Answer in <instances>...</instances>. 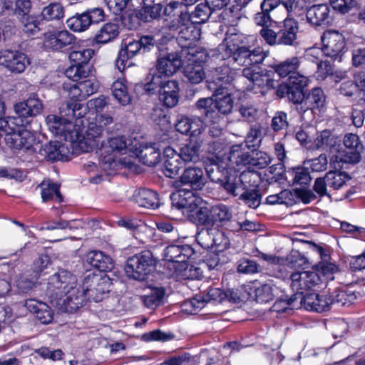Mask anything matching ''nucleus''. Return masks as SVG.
I'll use <instances>...</instances> for the list:
<instances>
[{
  "mask_svg": "<svg viewBox=\"0 0 365 365\" xmlns=\"http://www.w3.org/2000/svg\"><path fill=\"white\" fill-rule=\"evenodd\" d=\"M236 38V35L231 36L218 46L217 53L215 54L217 59H229V63L233 62V64L247 68L262 63L268 56V52L260 47L251 50L245 46L235 44L234 41Z\"/></svg>",
  "mask_w": 365,
  "mask_h": 365,
  "instance_id": "obj_1",
  "label": "nucleus"
},
{
  "mask_svg": "<svg viewBox=\"0 0 365 365\" xmlns=\"http://www.w3.org/2000/svg\"><path fill=\"white\" fill-rule=\"evenodd\" d=\"M108 8L114 14L118 15L126 9H132L141 7L135 10L136 18L143 22H151L160 17V3L155 0H104Z\"/></svg>",
  "mask_w": 365,
  "mask_h": 365,
  "instance_id": "obj_2",
  "label": "nucleus"
},
{
  "mask_svg": "<svg viewBox=\"0 0 365 365\" xmlns=\"http://www.w3.org/2000/svg\"><path fill=\"white\" fill-rule=\"evenodd\" d=\"M156 48V56L160 55V43L153 36L144 35L139 40L126 38L122 43V47L118 53L115 65L118 69L123 72L127 67L131 66L128 61L132 59L140 51L143 53L149 52Z\"/></svg>",
  "mask_w": 365,
  "mask_h": 365,
  "instance_id": "obj_3",
  "label": "nucleus"
},
{
  "mask_svg": "<svg viewBox=\"0 0 365 365\" xmlns=\"http://www.w3.org/2000/svg\"><path fill=\"white\" fill-rule=\"evenodd\" d=\"M157 258L149 250H145L128 257L125 267L128 278L137 281L149 280L156 270Z\"/></svg>",
  "mask_w": 365,
  "mask_h": 365,
  "instance_id": "obj_4",
  "label": "nucleus"
},
{
  "mask_svg": "<svg viewBox=\"0 0 365 365\" xmlns=\"http://www.w3.org/2000/svg\"><path fill=\"white\" fill-rule=\"evenodd\" d=\"M189 22L187 6L179 1H170L163 12V25L161 26V43L173 39L177 34L180 24Z\"/></svg>",
  "mask_w": 365,
  "mask_h": 365,
  "instance_id": "obj_5",
  "label": "nucleus"
},
{
  "mask_svg": "<svg viewBox=\"0 0 365 365\" xmlns=\"http://www.w3.org/2000/svg\"><path fill=\"white\" fill-rule=\"evenodd\" d=\"M68 50L71 66L66 69L65 76L72 81H78L88 77L89 62L94 56L95 51L91 48L77 45V43Z\"/></svg>",
  "mask_w": 365,
  "mask_h": 365,
  "instance_id": "obj_6",
  "label": "nucleus"
},
{
  "mask_svg": "<svg viewBox=\"0 0 365 365\" xmlns=\"http://www.w3.org/2000/svg\"><path fill=\"white\" fill-rule=\"evenodd\" d=\"M321 40L322 48H314L309 49L307 57L314 61L312 57L318 58V56L323 52L326 56L331 58L332 60L340 61L346 49L344 36L337 31L328 30L324 32Z\"/></svg>",
  "mask_w": 365,
  "mask_h": 365,
  "instance_id": "obj_7",
  "label": "nucleus"
},
{
  "mask_svg": "<svg viewBox=\"0 0 365 365\" xmlns=\"http://www.w3.org/2000/svg\"><path fill=\"white\" fill-rule=\"evenodd\" d=\"M77 41V37L66 29H48L43 33L42 47L48 52L63 53Z\"/></svg>",
  "mask_w": 365,
  "mask_h": 365,
  "instance_id": "obj_8",
  "label": "nucleus"
},
{
  "mask_svg": "<svg viewBox=\"0 0 365 365\" xmlns=\"http://www.w3.org/2000/svg\"><path fill=\"white\" fill-rule=\"evenodd\" d=\"M106 16L103 8L98 6L90 7L69 17L66 20V24L70 31L75 33H82L87 31L91 25L103 22Z\"/></svg>",
  "mask_w": 365,
  "mask_h": 365,
  "instance_id": "obj_9",
  "label": "nucleus"
},
{
  "mask_svg": "<svg viewBox=\"0 0 365 365\" xmlns=\"http://www.w3.org/2000/svg\"><path fill=\"white\" fill-rule=\"evenodd\" d=\"M290 287L295 294L289 299L287 305H293L307 290L313 288L322 281V277L316 271L296 272L290 276Z\"/></svg>",
  "mask_w": 365,
  "mask_h": 365,
  "instance_id": "obj_10",
  "label": "nucleus"
},
{
  "mask_svg": "<svg viewBox=\"0 0 365 365\" xmlns=\"http://www.w3.org/2000/svg\"><path fill=\"white\" fill-rule=\"evenodd\" d=\"M83 286L90 301L101 302L109 293L112 284L111 279L106 274H88L83 279Z\"/></svg>",
  "mask_w": 365,
  "mask_h": 365,
  "instance_id": "obj_11",
  "label": "nucleus"
},
{
  "mask_svg": "<svg viewBox=\"0 0 365 365\" xmlns=\"http://www.w3.org/2000/svg\"><path fill=\"white\" fill-rule=\"evenodd\" d=\"M135 91L151 100H160V55L156 56L155 66L150 68L144 81L136 83Z\"/></svg>",
  "mask_w": 365,
  "mask_h": 365,
  "instance_id": "obj_12",
  "label": "nucleus"
},
{
  "mask_svg": "<svg viewBox=\"0 0 365 365\" xmlns=\"http://www.w3.org/2000/svg\"><path fill=\"white\" fill-rule=\"evenodd\" d=\"M194 255L193 249L189 245L168 246L163 252L165 264L168 267V272H165L167 277L171 276L173 272L176 269L179 264L187 262V260Z\"/></svg>",
  "mask_w": 365,
  "mask_h": 365,
  "instance_id": "obj_13",
  "label": "nucleus"
},
{
  "mask_svg": "<svg viewBox=\"0 0 365 365\" xmlns=\"http://www.w3.org/2000/svg\"><path fill=\"white\" fill-rule=\"evenodd\" d=\"M30 61L27 55L21 51L1 49L0 51V66L13 73H23Z\"/></svg>",
  "mask_w": 365,
  "mask_h": 365,
  "instance_id": "obj_14",
  "label": "nucleus"
},
{
  "mask_svg": "<svg viewBox=\"0 0 365 365\" xmlns=\"http://www.w3.org/2000/svg\"><path fill=\"white\" fill-rule=\"evenodd\" d=\"M345 293L340 292L336 294V299H334L331 296L319 294L317 293H310L300 297L299 304L304 308L309 311L322 312L328 310L334 301L341 302Z\"/></svg>",
  "mask_w": 365,
  "mask_h": 365,
  "instance_id": "obj_15",
  "label": "nucleus"
},
{
  "mask_svg": "<svg viewBox=\"0 0 365 365\" xmlns=\"http://www.w3.org/2000/svg\"><path fill=\"white\" fill-rule=\"evenodd\" d=\"M76 284V277L71 272L60 269L48 278L47 290L52 296L61 297L71 286Z\"/></svg>",
  "mask_w": 365,
  "mask_h": 365,
  "instance_id": "obj_16",
  "label": "nucleus"
},
{
  "mask_svg": "<svg viewBox=\"0 0 365 365\" xmlns=\"http://www.w3.org/2000/svg\"><path fill=\"white\" fill-rule=\"evenodd\" d=\"M272 75V71L263 72L259 66L247 67L242 70V76L254 86L260 88L262 93L277 87V81L273 79Z\"/></svg>",
  "mask_w": 365,
  "mask_h": 365,
  "instance_id": "obj_17",
  "label": "nucleus"
},
{
  "mask_svg": "<svg viewBox=\"0 0 365 365\" xmlns=\"http://www.w3.org/2000/svg\"><path fill=\"white\" fill-rule=\"evenodd\" d=\"M63 294L66 296V298L63 301V307L68 313L77 312L86 304L87 301H90L86 287L83 286V282L81 285L71 286Z\"/></svg>",
  "mask_w": 365,
  "mask_h": 365,
  "instance_id": "obj_18",
  "label": "nucleus"
},
{
  "mask_svg": "<svg viewBox=\"0 0 365 365\" xmlns=\"http://www.w3.org/2000/svg\"><path fill=\"white\" fill-rule=\"evenodd\" d=\"M173 203L178 209H185L187 212L198 210L205 204V201L193 191L180 189L171 195Z\"/></svg>",
  "mask_w": 365,
  "mask_h": 365,
  "instance_id": "obj_19",
  "label": "nucleus"
},
{
  "mask_svg": "<svg viewBox=\"0 0 365 365\" xmlns=\"http://www.w3.org/2000/svg\"><path fill=\"white\" fill-rule=\"evenodd\" d=\"M220 167L217 164H214L207 168V174L208 178L214 182H221V185L224 189L233 196H237L243 192L242 184L237 178V175H229L225 179H220Z\"/></svg>",
  "mask_w": 365,
  "mask_h": 365,
  "instance_id": "obj_20",
  "label": "nucleus"
},
{
  "mask_svg": "<svg viewBox=\"0 0 365 365\" xmlns=\"http://www.w3.org/2000/svg\"><path fill=\"white\" fill-rule=\"evenodd\" d=\"M306 18L308 23L314 26H326L332 22L331 9L327 4L313 5L307 10Z\"/></svg>",
  "mask_w": 365,
  "mask_h": 365,
  "instance_id": "obj_21",
  "label": "nucleus"
},
{
  "mask_svg": "<svg viewBox=\"0 0 365 365\" xmlns=\"http://www.w3.org/2000/svg\"><path fill=\"white\" fill-rule=\"evenodd\" d=\"M209 90L211 91L212 96L216 97L215 101V108L224 115L230 113L234 107V99L230 93L227 86L216 87L215 84L210 83Z\"/></svg>",
  "mask_w": 365,
  "mask_h": 365,
  "instance_id": "obj_22",
  "label": "nucleus"
},
{
  "mask_svg": "<svg viewBox=\"0 0 365 365\" xmlns=\"http://www.w3.org/2000/svg\"><path fill=\"white\" fill-rule=\"evenodd\" d=\"M65 150L64 144L61 141H49L41 145L38 150V154L42 160L51 162L67 161L68 155L63 153Z\"/></svg>",
  "mask_w": 365,
  "mask_h": 365,
  "instance_id": "obj_23",
  "label": "nucleus"
},
{
  "mask_svg": "<svg viewBox=\"0 0 365 365\" xmlns=\"http://www.w3.org/2000/svg\"><path fill=\"white\" fill-rule=\"evenodd\" d=\"M86 262L99 271L98 274L110 272L115 266L114 260L100 250H91L86 255Z\"/></svg>",
  "mask_w": 365,
  "mask_h": 365,
  "instance_id": "obj_24",
  "label": "nucleus"
},
{
  "mask_svg": "<svg viewBox=\"0 0 365 365\" xmlns=\"http://www.w3.org/2000/svg\"><path fill=\"white\" fill-rule=\"evenodd\" d=\"M237 75L236 69L228 66H222L210 71L207 80V88L210 83L215 84V86H227L231 84Z\"/></svg>",
  "mask_w": 365,
  "mask_h": 365,
  "instance_id": "obj_25",
  "label": "nucleus"
},
{
  "mask_svg": "<svg viewBox=\"0 0 365 365\" xmlns=\"http://www.w3.org/2000/svg\"><path fill=\"white\" fill-rule=\"evenodd\" d=\"M24 307L43 324H48L53 319V312L46 303L35 299H28L24 302Z\"/></svg>",
  "mask_w": 365,
  "mask_h": 365,
  "instance_id": "obj_26",
  "label": "nucleus"
},
{
  "mask_svg": "<svg viewBox=\"0 0 365 365\" xmlns=\"http://www.w3.org/2000/svg\"><path fill=\"white\" fill-rule=\"evenodd\" d=\"M298 31L299 24L295 16H287L284 20L283 28L278 31V44L292 45L297 39Z\"/></svg>",
  "mask_w": 365,
  "mask_h": 365,
  "instance_id": "obj_27",
  "label": "nucleus"
},
{
  "mask_svg": "<svg viewBox=\"0 0 365 365\" xmlns=\"http://www.w3.org/2000/svg\"><path fill=\"white\" fill-rule=\"evenodd\" d=\"M180 158L172 148L167 147L163 151V173L168 178H173L181 168Z\"/></svg>",
  "mask_w": 365,
  "mask_h": 365,
  "instance_id": "obj_28",
  "label": "nucleus"
},
{
  "mask_svg": "<svg viewBox=\"0 0 365 365\" xmlns=\"http://www.w3.org/2000/svg\"><path fill=\"white\" fill-rule=\"evenodd\" d=\"M180 182L190 185L192 189L201 190L205 184L202 169L199 167L186 168L180 176Z\"/></svg>",
  "mask_w": 365,
  "mask_h": 365,
  "instance_id": "obj_29",
  "label": "nucleus"
},
{
  "mask_svg": "<svg viewBox=\"0 0 365 365\" xmlns=\"http://www.w3.org/2000/svg\"><path fill=\"white\" fill-rule=\"evenodd\" d=\"M118 24L107 22L101 26L93 38V44H106L115 40L119 35Z\"/></svg>",
  "mask_w": 365,
  "mask_h": 365,
  "instance_id": "obj_30",
  "label": "nucleus"
},
{
  "mask_svg": "<svg viewBox=\"0 0 365 365\" xmlns=\"http://www.w3.org/2000/svg\"><path fill=\"white\" fill-rule=\"evenodd\" d=\"M223 234L216 228L207 227L202 230L197 235L196 240L199 245L205 248L210 249L214 247H219L221 245V240Z\"/></svg>",
  "mask_w": 365,
  "mask_h": 365,
  "instance_id": "obj_31",
  "label": "nucleus"
},
{
  "mask_svg": "<svg viewBox=\"0 0 365 365\" xmlns=\"http://www.w3.org/2000/svg\"><path fill=\"white\" fill-rule=\"evenodd\" d=\"M133 197L135 202L142 207L155 209L160 206L158 192L148 188H140Z\"/></svg>",
  "mask_w": 365,
  "mask_h": 365,
  "instance_id": "obj_32",
  "label": "nucleus"
},
{
  "mask_svg": "<svg viewBox=\"0 0 365 365\" xmlns=\"http://www.w3.org/2000/svg\"><path fill=\"white\" fill-rule=\"evenodd\" d=\"M103 132V128L96 123H90L88 129L86 130L85 135L78 142V146L83 153H88L94 148L96 140Z\"/></svg>",
  "mask_w": 365,
  "mask_h": 365,
  "instance_id": "obj_33",
  "label": "nucleus"
},
{
  "mask_svg": "<svg viewBox=\"0 0 365 365\" xmlns=\"http://www.w3.org/2000/svg\"><path fill=\"white\" fill-rule=\"evenodd\" d=\"M38 274L28 270L17 277L15 283L19 293L27 294L32 291L38 284Z\"/></svg>",
  "mask_w": 365,
  "mask_h": 365,
  "instance_id": "obj_34",
  "label": "nucleus"
},
{
  "mask_svg": "<svg viewBox=\"0 0 365 365\" xmlns=\"http://www.w3.org/2000/svg\"><path fill=\"white\" fill-rule=\"evenodd\" d=\"M64 15L65 9L61 3L51 2L42 8L39 16L43 23L62 20Z\"/></svg>",
  "mask_w": 365,
  "mask_h": 365,
  "instance_id": "obj_35",
  "label": "nucleus"
},
{
  "mask_svg": "<svg viewBox=\"0 0 365 365\" xmlns=\"http://www.w3.org/2000/svg\"><path fill=\"white\" fill-rule=\"evenodd\" d=\"M41 188V195L42 202H47L53 199L61 203L63 201V197L60 191V185L51 180L43 181L40 185Z\"/></svg>",
  "mask_w": 365,
  "mask_h": 365,
  "instance_id": "obj_36",
  "label": "nucleus"
},
{
  "mask_svg": "<svg viewBox=\"0 0 365 365\" xmlns=\"http://www.w3.org/2000/svg\"><path fill=\"white\" fill-rule=\"evenodd\" d=\"M22 31L29 37L34 36L41 31L43 24L39 15L29 14L18 19Z\"/></svg>",
  "mask_w": 365,
  "mask_h": 365,
  "instance_id": "obj_37",
  "label": "nucleus"
},
{
  "mask_svg": "<svg viewBox=\"0 0 365 365\" xmlns=\"http://www.w3.org/2000/svg\"><path fill=\"white\" fill-rule=\"evenodd\" d=\"M300 65V58L293 56L272 66V68L281 78H284L296 73Z\"/></svg>",
  "mask_w": 365,
  "mask_h": 365,
  "instance_id": "obj_38",
  "label": "nucleus"
},
{
  "mask_svg": "<svg viewBox=\"0 0 365 365\" xmlns=\"http://www.w3.org/2000/svg\"><path fill=\"white\" fill-rule=\"evenodd\" d=\"M4 8L11 10L17 19L30 14L32 4L31 0H2Z\"/></svg>",
  "mask_w": 365,
  "mask_h": 365,
  "instance_id": "obj_39",
  "label": "nucleus"
},
{
  "mask_svg": "<svg viewBox=\"0 0 365 365\" xmlns=\"http://www.w3.org/2000/svg\"><path fill=\"white\" fill-rule=\"evenodd\" d=\"M229 160L232 166H245L250 165L251 155L246 151L242 145H235L232 146L229 155Z\"/></svg>",
  "mask_w": 365,
  "mask_h": 365,
  "instance_id": "obj_40",
  "label": "nucleus"
},
{
  "mask_svg": "<svg viewBox=\"0 0 365 365\" xmlns=\"http://www.w3.org/2000/svg\"><path fill=\"white\" fill-rule=\"evenodd\" d=\"M202 276L200 267L193 264H188L187 262L179 264L170 277H180L182 279H198Z\"/></svg>",
  "mask_w": 365,
  "mask_h": 365,
  "instance_id": "obj_41",
  "label": "nucleus"
},
{
  "mask_svg": "<svg viewBox=\"0 0 365 365\" xmlns=\"http://www.w3.org/2000/svg\"><path fill=\"white\" fill-rule=\"evenodd\" d=\"M139 161L145 165L154 166L160 162V151L153 145H145L137 153Z\"/></svg>",
  "mask_w": 365,
  "mask_h": 365,
  "instance_id": "obj_42",
  "label": "nucleus"
},
{
  "mask_svg": "<svg viewBox=\"0 0 365 365\" xmlns=\"http://www.w3.org/2000/svg\"><path fill=\"white\" fill-rule=\"evenodd\" d=\"M110 89L113 97L121 105L126 106L131 102L132 98L128 93L126 81L124 78L115 81L111 85Z\"/></svg>",
  "mask_w": 365,
  "mask_h": 365,
  "instance_id": "obj_43",
  "label": "nucleus"
},
{
  "mask_svg": "<svg viewBox=\"0 0 365 365\" xmlns=\"http://www.w3.org/2000/svg\"><path fill=\"white\" fill-rule=\"evenodd\" d=\"M200 143L197 142H190L180 148L178 155L183 162L195 163L200 160Z\"/></svg>",
  "mask_w": 365,
  "mask_h": 365,
  "instance_id": "obj_44",
  "label": "nucleus"
},
{
  "mask_svg": "<svg viewBox=\"0 0 365 365\" xmlns=\"http://www.w3.org/2000/svg\"><path fill=\"white\" fill-rule=\"evenodd\" d=\"M279 293V288L273 283L264 284L255 289L256 300L259 303L269 302Z\"/></svg>",
  "mask_w": 365,
  "mask_h": 365,
  "instance_id": "obj_45",
  "label": "nucleus"
},
{
  "mask_svg": "<svg viewBox=\"0 0 365 365\" xmlns=\"http://www.w3.org/2000/svg\"><path fill=\"white\" fill-rule=\"evenodd\" d=\"M182 66V60L176 53H169L167 56L161 57V74L170 76L175 73Z\"/></svg>",
  "mask_w": 365,
  "mask_h": 365,
  "instance_id": "obj_46",
  "label": "nucleus"
},
{
  "mask_svg": "<svg viewBox=\"0 0 365 365\" xmlns=\"http://www.w3.org/2000/svg\"><path fill=\"white\" fill-rule=\"evenodd\" d=\"M179 29L180 31L177 30L179 41L184 40L192 43L200 38V30L191 21L186 24H180Z\"/></svg>",
  "mask_w": 365,
  "mask_h": 365,
  "instance_id": "obj_47",
  "label": "nucleus"
},
{
  "mask_svg": "<svg viewBox=\"0 0 365 365\" xmlns=\"http://www.w3.org/2000/svg\"><path fill=\"white\" fill-rule=\"evenodd\" d=\"M183 73L189 82L192 84H198L205 78L204 69L198 63H188L185 66Z\"/></svg>",
  "mask_w": 365,
  "mask_h": 365,
  "instance_id": "obj_48",
  "label": "nucleus"
},
{
  "mask_svg": "<svg viewBox=\"0 0 365 365\" xmlns=\"http://www.w3.org/2000/svg\"><path fill=\"white\" fill-rule=\"evenodd\" d=\"M101 148V151L110 152L118 155L123 150H126L127 143L124 136H118L109 138L106 143L103 142Z\"/></svg>",
  "mask_w": 365,
  "mask_h": 365,
  "instance_id": "obj_49",
  "label": "nucleus"
},
{
  "mask_svg": "<svg viewBox=\"0 0 365 365\" xmlns=\"http://www.w3.org/2000/svg\"><path fill=\"white\" fill-rule=\"evenodd\" d=\"M325 175L328 182V187L333 190L341 188L351 179L349 174L343 171H330Z\"/></svg>",
  "mask_w": 365,
  "mask_h": 365,
  "instance_id": "obj_50",
  "label": "nucleus"
},
{
  "mask_svg": "<svg viewBox=\"0 0 365 365\" xmlns=\"http://www.w3.org/2000/svg\"><path fill=\"white\" fill-rule=\"evenodd\" d=\"M46 123L51 131L56 135H62L65 133V125L71 123V119L68 118L59 117L56 115H48L46 117Z\"/></svg>",
  "mask_w": 365,
  "mask_h": 365,
  "instance_id": "obj_51",
  "label": "nucleus"
},
{
  "mask_svg": "<svg viewBox=\"0 0 365 365\" xmlns=\"http://www.w3.org/2000/svg\"><path fill=\"white\" fill-rule=\"evenodd\" d=\"M101 159L99 165L107 174L111 175L118 165V155L110 152L101 151L100 148Z\"/></svg>",
  "mask_w": 365,
  "mask_h": 365,
  "instance_id": "obj_52",
  "label": "nucleus"
},
{
  "mask_svg": "<svg viewBox=\"0 0 365 365\" xmlns=\"http://www.w3.org/2000/svg\"><path fill=\"white\" fill-rule=\"evenodd\" d=\"M239 199L248 207L256 209L261 204L262 195L258 190L249 189L243 190Z\"/></svg>",
  "mask_w": 365,
  "mask_h": 365,
  "instance_id": "obj_53",
  "label": "nucleus"
},
{
  "mask_svg": "<svg viewBox=\"0 0 365 365\" xmlns=\"http://www.w3.org/2000/svg\"><path fill=\"white\" fill-rule=\"evenodd\" d=\"M212 11L207 4H200L191 14H188L189 22L200 24L206 22L210 16Z\"/></svg>",
  "mask_w": 365,
  "mask_h": 365,
  "instance_id": "obj_54",
  "label": "nucleus"
},
{
  "mask_svg": "<svg viewBox=\"0 0 365 365\" xmlns=\"http://www.w3.org/2000/svg\"><path fill=\"white\" fill-rule=\"evenodd\" d=\"M212 206L209 205L206 202L203 205L200 206L195 212V220L200 225H205L207 227L215 226L214 220L211 213Z\"/></svg>",
  "mask_w": 365,
  "mask_h": 365,
  "instance_id": "obj_55",
  "label": "nucleus"
},
{
  "mask_svg": "<svg viewBox=\"0 0 365 365\" xmlns=\"http://www.w3.org/2000/svg\"><path fill=\"white\" fill-rule=\"evenodd\" d=\"M363 150L345 148L338 151L336 159L341 162L349 164H356L361 159Z\"/></svg>",
  "mask_w": 365,
  "mask_h": 365,
  "instance_id": "obj_56",
  "label": "nucleus"
},
{
  "mask_svg": "<svg viewBox=\"0 0 365 365\" xmlns=\"http://www.w3.org/2000/svg\"><path fill=\"white\" fill-rule=\"evenodd\" d=\"M325 102V96L320 88H314L304 99L305 106L312 109L322 107Z\"/></svg>",
  "mask_w": 365,
  "mask_h": 365,
  "instance_id": "obj_57",
  "label": "nucleus"
},
{
  "mask_svg": "<svg viewBox=\"0 0 365 365\" xmlns=\"http://www.w3.org/2000/svg\"><path fill=\"white\" fill-rule=\"evenodd\" d=\"M211 213L212 214V217L214 220L215 226L217 227L219 226L220 223L228 221L232 217V213L229 208L224 205L212 206Z\"/></svg>",
  "mask_w": 365,
  "mask_h": 365,
  "instance_id": "obj_58",
  "label": "nucleus"
},
{
  "mask_svg": "<svg viewBox=\"0 0 365 365\" xmlns=\"http://www.w3.org/2000/svg\"><path fill=\"white\" fill-rule=\"evenodd\" d=\"M74 81L78 82L82 92V96L86 97V98L98 91V83L96 78L86 79V78Z\"/></svg>",
  "mask_w": 365,
  "mask_h": 365,
  "instance_id": "obj_59",
  "label": "nucleus"
},
{
  "mask_svg": "<svg viewBox=\"0 0 365 365\" xmlns=\"http://www.w3.org/2000/svg\"><path fill=\"white\" fill-rule=\"evenodd\" d=\"M328 160L326 154H321L318 158L307 160L304 162L307 169L314 172H323L327 170Z\"/></svg>",
  "mask_w": 365,
  "mask_h": 365,
  "instance_id": "obj_60",
  "label": "nucleus"
},
{
  "mask_svg": "<svg viewBox=\"0 0 365 365\" xmlns=\"http://www.w3.org/2000/svg\"><path fill=\"white\" fill-rule=\"evenodd\" d=\"M262 140L260 126H252L246 136V145L247 148H255L259 147Z\"/></svg>",
  "mask_w": 365,
  "mask_h": 365,
  "instance_id": "obj_61",
  "label": "nucleus"
},
{
  "mask_svg": "<svg viewBox=\"0 0 365 365\" xmlns=\"http://www.w3.org/2000/svg\"><path fill=\"white\" fill-rule=\"evenodd\" d=\"M272 161L271 157L265 152L257 151L251 155L250 166L257 169L266 168Z\"/></svg>",
  "mask_w": 365,
  "mask_h": 365,
  "instance_id": "obj_62",
  "label": "nucleus"
},
{
  "mask_svg": "<svg viewBox=\"0 0 365 365\" xmlns=\"http://www.w3.org/2000/svg\"><path fill=\"white\" fill-rule=\"evenodd\" d=\"M333 137L330 131L324 130L320 133H317V137L314 140L313 145L309 146V148L319 149L324 145L332 146Z\"/></svg>",
  "mask_w": 365,
  "mask_h": 365,
  "instance_id": "obj_63",
  "label": "nucleus"
},
{
  "mask_svg": "<svg viewBox=\"0 0 365 365\" xmlns=\"http://www.w3.org/2000/svg\"><path fill=\"white\" fill-rule=\"evenodd\" d=\"M80 102L81 101H69L67 103L65 115L71 119V120L73 119H81L84 115V113L81 111L83 108V105L81 104Z\"/></svg>",
  "mask_w": 365,
  "mask_h": 365,
  "instance_id": "obj_64",
  "label": "nucleus"
}]
</instances>
